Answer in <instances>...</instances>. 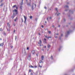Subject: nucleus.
Here are the masks:
<instances>
[{
  "instance_id": "obj_1",
  "label": "nucleus",
  "mask_w": 75,
  "mask_h": 75,
  "mask_svg": "<svg viewBox=\"0 0 75 75\" xmlns=\"http://www.w3.org/2000/svg\"><path fill=\"white\" fill-rule=\"evenodd\" d=\"M36 4H35V5H33L32 6V10H33L34 8H36Z\"/></svg>"
},
{
  "instance_id": "obj_2",
  "label": "nucleus",
  "mask_w": 75,
  "mask_h": 75,
  "mask_svg": "<svg viewBox=\"0 0 75 75\" xmlns=\"http://www.w3.org/2000/svg\"><path fill=\"white\" fill-rule=\"evenodd\" d=\"M68 7H69L67 5H66L65 6L64 8H65L66 9V10H65V11H67L68 9Z\"/></svg>"
},
{
  "instance_id": "obj_3",
  "label": "nucleus",
  "mask_w": 75,
  "mask_h": 75,
  "mask_svg": "<svg viewBox=\"0 0 75 75\" xmlns=\"http://www.w3.org/2000/svg\"><path fill=\"white\" fill-rule=\"evenodd\" d=\"M71 30H69V31H68L67 33H66L65 36L66 37H67V36H68V34H69L70 33H71Z\"/></svg>"
},
{
  "instance_id": "obj_4",
  "label": "nucleus",
  "mask_w": 75,
  "mask_h": 75,
  "mask_svg": "<svg viewBox=\"0 0 75 75\" xmlns=\"http://www.w3.org/2000/svg\"><path fill=\"white\" fill-rule=\"evenodd\" d=\"M24 17L25 19V21H24L25 24V22H26V20H27V18H26V17L25 16H24Z\"/></svg>"
},
{
  "instance_id": "obj_5",
  "label": "nucleus",
  "mask_w": 75,
  "mask_h": 75,
  "mask_svg": "<svg viewBox=\"0 0 75 75\" xmlns=\"http://www.w3.org/2000/svg\"><path fill=\"white\" fill-rule=\"evenodd\" d=\"M28 59L29 61L30 60V59H31V54H29L28 56Z\"/></svg>"
},
{
  "instance_id": "obj_6",
  "label": "nucleus",
  "mask_w": 75,
  "mask_h": 75,
  "mask_svg": "<svg viewBox=\"0 0 75 75\" xmlns=\"http://www.w3.org/2000/svg\"><path fill=\"white\" fill-rule=\"evenodd\" d=\"M44 56L42 55L41 57V60L42 61H44Z\"/></svg>"
},
{
  "instance_id": "obj_7",
  "label": "nucleus",
  "mask_w": 75,
  "mask_h": 75,
  "mask_svg": "<svg viewBox=\"0 0 75 75\" xmlns=\"http://www.w3.org/2000/svg\"><path fill=\"white\" fill-rule=\"evenodd\" d=\"M40 43H39V42L38 43V44H40V46H41V44H42V41H41V40H40Z\"/></svg>"
},
{
  "instance_id": "obj_8",
  "label": "nucleus",
  "mask_w": 75,
  "mask_h": 75,
  "mask_svg": "<svg viewBox=\"0 0 75 75\" xmlns=\"http://www.w3.org/2000/svg\"><path fill=\"white\" fill-rule=\"evenodd\" d=\"M32 54H33V55H34V54H35V50H32Z\"/></svg>"
},
{
  "instance_id": "obj_9",
  "label": "nucleus",
  "mask_w": 75,
  "mask_h": 75,
  "mask_svg": "<svg viewBox=\"0 0 75 75\" xmlns=\"http://www.w3.org/2000/svg\"><path fill=\"white\" fill-rule=\"evenodd\" d=\"M7 26H8L9 28H10V24H9V23H7Z\"/></svg>"
},
{
  "instance_id": "obj_10",
  "label": "nucleus",
  "mask_w": 75,
  "mask_h": 75,
  "mask_svg": "<svg viewBox=\"0 0 75 75\" xmlns=\"http://www.w3.org/2000/svg\"><path fill=\"white\" fill-rule=\"evenodd\" d=\"M69 12L70 13H71V14H73V11H72L71 10H69Z\"/></svg>"
},
{
  "instance_id": "obj_11",
  "label": "nucleus",
  "mask_w": 75,
  "mask_h": 75,
  "mask_svg": "<svg viewBox=\"0 0 75 75\" xmlns=\"http://www.w3.org/2000/svg\"><path fill=\"white\" fill-rule=\"evenodd\" d=\"M46 41H47V40L45 38L44 39V42H45V43H47V42Z\"/></svg>"
},
{
  "instance_id": "obj_12",
  "label": "nucleus",
  "mask_w": 75,
  "mask_h": 75,
  "mask_svg": "<svg viewBox=\"0 0 75 75\" xmlns=\"http://www.w3.org/2000/svg\"><path fill=\"white\" fill-rule=\"evenodd\" d=\"M3 45H4V43H2L0 44V46L1 47H3Z\"/></svg>"
},
{
  "instance_id": "obj_13",
  "label": "nucleus",
  "mask_w": 75,
  "mask_h": 75,
  "mask_svg": "<svg viewBox=\"0 0 75 75\" xmlns=\"http://www.w3.org/2000/svg\"><path fill=\"white\" fill-rule=\"evenodd\" d=\"M62 36H63V34H62L61 36V37H59V38L60 39V40H61V38L62 37Z\"/></svg>"
},
{
  "instance_id": "obj_14",
  "label": "nucleus",
  "mask_w": 75,
  "mask_h": 75,
  "mask_svg": "<svg viewBox=\"0 0 75 75\" xmlns=\"http://www.w3.org/2000/svg\"><path fill=\"white\" fill-rule=\"evenodd\" d=\"M30 68H34V67L33 66L30 65L29 66Z\"/></svg>"
},
{
  "instance_id": "obj_15",
  "label": "nucleus",
  "mask_w": 75,
  "mask_h": 75,
  "mask_svg": "<svg viewBox=\"0 0 75 75\" xmlns=\"http://www.w3.org/2000/svg\"><path fill=\"white\" fill-rule=\"evenodd\" d=\"M52 38V37L51 36L48 37H47V39L48 40V39H49V38Z\"/></svg>"
},
{
  "instance_id": "obj_16",
  "label": "nucleus",
  "mask_w": 75,
  "mask_h": 75,
  "mask_svg": "<svg viewBox=\"0 0 75 75\" xmlns=\"http://www.w3.org/2000/svg\"><path fill=\"white\" fill-rule=\"evenodd\" d=\"M4 3H2L1 4L0 6L1 7L2 6H3V5H4Z\"/></svg>"
},
{
  "instance_id": "obj_17",
  "label": "nucleus",
  "mask_w": 75,
  "mask_h": 75,
  "mask_svg": "<svg viewBox=\"0 0 75 75\" xmlns=\"http://www.w3.org/2000/svg\"><path fill=\"white\" fill-rule=\"evenodd\" d=\"M20 8L21 9H22V5H20Z\"/></svg>"
},
{
  "instance_id": "obj_18",
  "label": "nucleus",
  "mask_w": 75,
  "mask_h": 75,
  "mask_svg": "<svg viewBox=\"0 0 75 75\" xmlns=\"http://www.w3.org/2000/svg\"><path fill=\"white\" fill-rule=\"evenodd\" d=\"M48 46V48H50V45L48 44V45L47 46V47Z\"/></svg>"
},
{
  "instance_id": "obj_19",
  "label": "nucleus",
  "mask_w": 75,
  "mask_h": 75,
  "mask_svg": "<svg viewBox=\"0 0 75 75\" xmlns=\"http://www.w3.org/2000/svg\"><path fill=\"white\" fill-rule=\"evenodd\" d=\"M30 19H31H31H32V18H33V16H30Z\"/></svg>"
},
{
  "instance_id": "obj_20",
  "label": "nucleus",
  "mask_w": 75,
  "mask_h": 75,
  "mask_svg": "<svg viewBox=\"0 0 75 75\" xmlns=\"http://www.w3.org/2000/svg\"><path fill=\"white\" fill-rule=\"evenodd\" d=\"M23 5V1L22 0V3H21V4H20V5Z\"/></svg>"
},
{
  "instance_id": "obj_21",
  "label": "nucleus",
  "mask_w": 75,
  "mask_h": 75,
  "mask_svg": "<svg viewBox=\"0 0 75 75\" xmlns=\"http://www.w3.org/2000/svg\"><path fill=\"white\" fill-rule=\"evenodd\" d=\"M16 7V5H14L13 6H12L13 8H14V7Z\"/></svg>"
},
{
  "instance_id": "obj_22",
  "label": "nucleus",
  "mask_w": 75,
  "mask_h": 75,
  "mask_svg": "<svg viewBox=\"0 0 75 75\" xmlns=\"http://www.w3.org/2000/svg\"><path fill=\"white\" fill-rule=\"evenodd\" d=\"M14 11H15V12H17V10L15 9L14 10Z\"/></svg>"
},
{
  "instance_id": "obj_23",
  "label": "nucleus",
  "mask_w": 75,
  "mask_h": 75,
  "mask_svg": "<svg viewBox=\"0 0 75 75\" xmlns=\"http://www.w3.org/2000/svg\"><path fill=\"white\" fill-rule=\"evenodd\" d=\"M56 10L57 11V13H58V8H55Z\"/></svg>"
},
{
  "instance_id": "obj_24",
  "label": "nucleus",
  "mask_w": 75,
  "mask_h": 75,
  "mask_svg": "<svg viewBox=\"0 0 75 75\" xmlns=\"http://www.w3.org/2000/svg\"><path fill=\"white\" fill-rule=\"evenodd\" d=\"M51 59H53V57H52V56H51Z\"/></svg>"
},
{
  "instance_id": "obj_25",
  "label": "nucleus",
  "mask_w": 75,
  "mask_h": 75,
  "mask_svg": "<svg viewBox=\"0 0 75 75\" xmlns=\"http://www.w3.org/2000/svg\"><path fill=\"white\" fill-rule=\"evenodd\" d=\"M48 32L49 33V34H51V31H48Z\"/></svg>"
},
{
  "instance_id": "obj_26",
  "label": "nucleus",
  "mask_w": 75,
  "mask_h": 75,
  "mask_svg": "<svg viewBox=\"0 0 75 75\" xmlns=\"http://www.w3.org/2000/svg\"><path fill=\"white\" fill-rule=\"evenodd\" d=\"M40 63H42V62H42V60H40Z\"/></svg>"
},
{
  "instance_id": "obj_27",
  "label": "nucleus",
  "mask_w": 75,
  "mask_h": 75,
  "mask_svg": "<svg viewBox=\"0 0 75 75\" xmlns=\"http://www.w3.org/2000/svg\"><path fill=\"white\" fill-rule=\"evenodd\" d=\"M0 31H3V29L1 28H0Z\"/></svg>"
},
{
  "instance_id": "obj_28",
  "label": "nucleus",
  "mask_w": 75,
  "mask_h": 75,
  "mask_svg": "<svg viewBox=\"0 0 75 75\" xmlns=\"http://www.w3.org/2000/svg\"><path fill=\"white\" fill-rule=\"evenodd\" d=\"M39 67H40V68H42V66H40V64H39Z\"/></svg>"
},
{
  "instance_id": "obj_29",
  "label": "nucleus",
  "mask_w": 75,
  "mask_h": 75,
  "mask_svg": "<svg viewBox=\"0 0 75 75\" xmlns=\"http://www.w3.org/2000/svg\"><path fill=\"white\" fill-rule=\"evenodd\" d=\"M13 25L14 26H16V24H15V23H13Z\"/></svg>"
},
{
  "instance_id": "obj_30",
  "label": "nucleus",
  "mask_w": 75,
  "mask_h": 75,
  "mask_svg": "<svg viewBox=\"0 0 75 75\" xmlns=\"http://www.w3.org/2000/svg\"><path fill=\"white\" fill-rule=\"evenodd\" d=\"M17 36H15V40H16V39H17Z\"/></svg>"
},
{
  "instance_id": "obj_31",
  "label": "nucleus",
  "mask_w": 75,
  "mask_h": 75,
  "mask_svg": "<svg viewBox=\"0 0 75 75\" xmlns=\"http://www.w3.org/2000/svg\"><path fill=\"white\" fill-rule=\"evenodd\" d=\"M60 13H59L57 14V16H59V15H60Z\"/></svg>"
},
{
  "instance_id": "obj_32",
  "label": "nucleus",
  "mask_w": 75,
  "mask_h": 75,
  "mask_svg": "<svg viewBox=\"0 0 75 75\" xmlns=\"http://www.w3.org/2000/svg\"><path fill=\"white\" fill-rule=\"evenodd\" d=\"M16 15V13H13V16H15Z\"/></svg>"
},
{
  "instance_id": "obj_33",
  "label": "nucleus",
  "mask_w": 75,
  "mask_h": 75,
  "mask_svg": "<svg viewBox=\"0 0 75 75\" xmlns=\"http://www.w3.org/2000/svg\"><path fill=\"white\" fill-rule=\"evenodd\" d=\"M11 48H13V46H11Z\"/></svg>"
},
{
  "instance_id": "obj_34",
  "label": "nucleus",
  "mask_w": 75,
  "mask_h": 75,
  "mask_svg": "<svg viewBox=\"0 0 75 75\" xmlns=\"http://www.w3.org/2000/svg\"><path fill=\"white\" fill-rule=\"evenodd\" d=\"M3 0H1V1H0V3H2V2H3Z\"/></svg>"
},
{
  "instance_id": "obj_35",
  "label": "nucleus",
  "mask_w": 75,
  "mask_h": 75,
  "mask_svg": "<svg viewBox=\"0 0 75 75\" xmlns=\"http://www.w3.org/2000/svg\"><path fill=\"white\" fill-rule=\"evenodd\" d=\"M45 38H47V37H47V36H45Z\"/></svg>"
},
{
  "instance_id": "obj_36",
  "label": "nucleus",
  "mask_w": 75,
  "mask_h": 75,
  "mask_svg": "<svg viewBox=\"0 0 75 75\" xmlns=\"http://www.w3.org/2000/svg\"><path fill=\"white\" fill-rule=\"evenodd\" d=\"M21 20H22V23H23V19H21Z\"/></svg>"
},
{
  "instance_id": "obj_37",
  "label": "nucleus",
  "mask_w": 75,
  "mask_h": 75,
  "mask_svg": "<svg viewBox=\"0 0 75 75\" xmlns=\"http://www.w3.org/2000/svg\"><path fill=\"white\" fill-rule=\"evenodd\" d=\"M52 17H50V20H51V19H52Z\"/></svg>"
},
{
  "instance_id": "obj_38",
  "label": "nucleus",
  "mask_w": 75,
  "mask_h": 75,
  "mask_svg": "<svg viewBox=\"0 0 75 75\" xmlns=\"http://www.w3.org/2000/svg\"><path fill=\"white\" fill-rule=\"evenodd\" d=\"M26 2L28 3V0H25Z\"/></svg>"
},
{
  "instance_id": "obj_39",
  "label": "nucleus",
  "mask_w": 75,
  "mask_h": 75,
  "mask_svg": "<svg viewBox=\"0 0 75 75\" xmlns=\"http://www.w3.org/2000/svg\"><path fill=\"white\" fill-rule=\"evenodd\" d=\"M30 75H33V73H30Z\"/></svg>"
},
{
  "instance_id": "obj_40",
  "label": "nucleus",
  "mask_w": 75,
  "mask_h": 75,
  "mask_svg": "<svg viewBox=\"0 0 75 75\" xmlns=\"http://www.w3.org/2000/svg\"><path fill=\"white\" fill-rule=\"evenodd\" d=\"M47 20L48 21H49V20H48V18H47Z\"/></svg>"
},
{
  "instance_id": "obj_41",
  "label": "nucleus",
  "mask_w": 75,
  "mask_h": 75,
  "mask_svg": "<svg viewBox=\"0 0 75 75\" xmlns=\"http://www.w3.org/2000/svg\"><path fill=\"white\" fill-rule=\"evenodd\" d=\"M52 27L54 28V25H52Z\"/></svg>"
},
{
  "instance_id": "obj_42",
  "label": "nucleus",
  "mask_w": 75,
  "mask_h": 75,
  "mask_svg": "<svg viewBox=\"0 0 75 75\" xmlns=\"http://www.w3.org/2000/svg\"><path fill=\"white\" fill-rule=\"evenodd\" d=\"M16 30H14L13 33H15Z\"/></svg>"
},
{
  "instance_id": "obj_43",
  "label": "nucleus",
  "mask_w": 75,
  "mask_h": 75,
  "mask_svg": "<svg viewBox=\"0 0 75 75\" xmlns=\"http://www.w3.org/2000/svg\"><path fill=\"white\" fill-rule=\"evenodd\" d=\"M42 28H44V26L43 25H42Z\"/></svg>"
},
{
  "instance_id": "obj_44",
  "label": "nucleus",
  "mask_w": 75,
  "mask_h": 75,
  "mask_svg": "<svg viewBox=\"0 0 75 75\" xmlns=\"http://www.w3.org/2000/svg\"><path fill=\"white\" fill-rule=\"evenodd\" d=\"M44 8H45V9H47V7H44Z\"/></svg>"
},
{
  "instance_id": "obj_45",
  "label": "nucleus",
  "mask_w": 75,
  "mask_h": 75,
  "mask_svg": "<svg viewBox=\"0 0 75 75\" xmlns=\"http://www.w3.org/2000/svg\"><path fill=\"white\" fill-rule=\"evenodd\" d=\"M29 50V48H28V47H27V50Z\"/></svg>"
},
{
  "instance_id": "obj_46",
  "label": "nucleus",
  "mask_w": 75,
  "mask_h": 75,
  "mask_svg": "<svg viewBox=\"0 0 75 75\" xmlns=\"http://www.w3.org/2000/svg\"><path fill=\"white\" fill-rule=\"evenodd\" d=\"M18 14V13H17V12H16V14Z\"/></svg>"
},
{
  "instance_id": "obj_47",
  "label": "nucleus",
  "mask_w": 75,
  "mask_h": 75,
  "mask_svg": "<svg viewBox=\"0 0 75 75\" xmlns=\"http://www.w3.org/2000/svg\"><path fill=\"white\" fill-rule=\"evenodd\" d=\"M31 72V70H29V72Z\"/></svg>"
},
{
  "instance_id": "obj_48",
  "label": "nucleus",
  "mask_w": 75,
  "mask_h": 75,
  "mask_svg": "<svg viewBox=\"0 0 75 75\" xmlns=\"http://www.w3.org/2000/svg\"><path fill=\"white\" fill-rule=\"evenodd\" d=\"M8 31H10V29H8Z\"/></svg>"
},
{
  "instance_id": "obj_49",
  "label": "nucleus",
  "mask_w": 75,
  "mask_h": 75,
  "mask_svg": "<svg viewBox=\"0 0 75 75\" xmlns=\"http://www.w3.org/2000/svg\"><path fill=\"white\" fill-rule=\"evenodd\" d=\"M8 75H11V73H8Z\"/></svg>"
},
{
  "instance_id": "obj_50",
  "label": "nucleus",
  "mask_w": 75,
  "mask_h": 75,
  "mask_svg": "<svg viewBox=\"0 0 75 75\" xmlns=\"http://www.w3.org/2000/svg\"><path fill=\"white\" fill-rule=\"evenodd\" d=\"M38 34L39 35H41V34L40 33H39Z\"/></svg>"
},
{
  "instance_id": "obj_51",
  "label": "nucleus",
  "mask_w": 75,
  "mask_h": 75,
  "mask_svg": "<svg viewBox=\"0 0 75 75\" xmlns=\"http://www.w3.org/2000/svg\"><path fill=\"white\" fill-rule=\"evenodd\" d=\"M55 38H58V37L56 36V37H55Z\"/></svg>"
},
{
  "instance_id": "obj_52",
  "label": "nucleus",
  "mask_w": 75,
  "mask_h": 75,
  "mask_svg": "<svg viewBox=\"0 0 75 75\" xmlns=\"http://www.w3.org/2000/svg\"><path fill=\"white\" fill-rule=\"evenodd\" d=\"M36 55L37 57H38V54H36Z\"/></svg>"
},
{
  "instance_id": "obj_53",
  "label": "nucleus",
  "mask_w": 75,
  "mask_h": 75,
  "mask_svg": "<svg viewBox=\"0 0 75 75\" xmlns=\"http://www.w3.org/2000/svg\"><path fill=\"white\" fill-rule=\"evenodd\" d=\"M16 21V19H14V21Z\"/></svg>"
},
{
  "instance_id": "obj_54",
  "label": "nucleus",
  "mask_w": 75,
  "mask_h": 75,
  "mask_svg": "<svg viewBox=\"0 0 75 75\" xmlns=\"http://www.w3.org/2000/svg\"><path fill=\"white\" fill-rule=\"evenodd\" d=\"M37 20H38L37 18H36V21H37Z\"/></svg>"
},
{
  "instance_id": "obj_55",
  "label": "nucleus",
  "mask_w": 75,
  "mask_h": 75,
  "mask_svg": "<svg viewBox=\"0 0 75 75\" xmlns=\"http://www.w3.org/2000/svg\"><path fill=\"white\" fill-rule=\"evenodd\" d=\"M56 35H58V33H57L56 34Z\"/></svg>"
},
{
  "instance_id": "obj_56",
  "label": "nucleus",
  "mask_w": 75,
  "mask_h": 75,
  "mask_svg": "<svg viewBox=\"0 0 75 75\" xmlns=\"http://www.w3.org/2000/svg\"><path fill=\"white\" fill-rule=\"evenodd\" d=\"M64 21H65V19H64Z\"/></svg>"
},
{
  "instance_id": "obj_57",
  "label": "nucleus",
  "mask_w": 75,
  "mask_h": 75,
  "mask_svg": "<svg viewBox=\"0 0 75 75\" xmlns=\"http://www.w3.org/2000/svg\"><path fill=\"white\" fill-rule=\"evenodd\" d=\"M59 27H60V25H59Z\"/></svg>"
},
{
  "instance_id": "obj_58",
  "label": "nucleus",
  "mask_w": 75,
  "mask_h": 75,
  "mask_svg": "<svg viewBox=\"0 0 75 75\" xmlns=\"http://www.w3.org/2000/svg\"><path fill=\"white\" fill-rule=\"evenodd\" d=\"M45 23H47V22H46V21H45Z\"/></svg>"
},
{
  "instance_id": "obj_59",
  "label": "nucleus",
  "mask_w": 75,
  "mask_h": 75,
  "mask_svg": "<svg viewBox=\"0 0 75 75\" xmlns=\"http://www.w3.org/2000/svg\"><path fill=\"white\" fill-rule=\"evenodd\" d=\"M0 40H1V38H0Z\"/></svg>"
},
{
  "instance_id": "obj_60",
  "label": "nucleus",
  "mask_w": 75,
  "mask_h": 75,
  "mask_svg": "<svg viewBox=\"0 0 75 75\" xmlns=\"http://www.w3.org/2000/svg\"><path fill=\"white\" fill-rule=\"evenodd\" d=\"M35 68H37V66H35Z\"/></svg>"
},
{
  "instance_id": "obj_61",
  "label": "nucleus",
  "mask_w": 75,
  "mask_h": 75,
  "mask_svg": "<svg viewBox=\"0 0 75 75\" xmlns=\"http://www.w3.org/2000/svg\"><path fill=\"white\" fill-rule=\"evenodd\" d=\"M31 0H30V2H31Z\"/></svg>"
},
{
  "instance_id": "obj_62",
  "label": "nucleus",
  "mask_w": 75,
  "mask_h": 75,
  "mask_svg": "<svg viewBox=\"0 0 75 75\" xmlns=\"http://www.w3.org/2000/svg\"><path fill=\"white\" fill-rule=\"evenodd\" d=\"M45 48H46V46H45Z\"/></svg>"
},
{
  "instance_id": "obj_63",
  "label": "nucleus",
  "mask_w": 75,
  "mask_h": 75,
  "mask_svg": "<svg viewBox=\"0 0 75 75\" xmlns=\"http://www.w3.org/2000/svg\"><path fill=\"white\" fill-rule=\"evenodd\" d=\"M16 9H17V7H16Z\"/></svg>"
},
{
  "instance_id": "obj_64",
  "label": "nucleus",
  "mask_w": 75,
  "mask_h": 75,
  "mask_svg": "<svg viewBox=\"0 0 75 75\" xmlns=\"http://www.w3.org/2000/svg\"><path fill=\"white\" fill-rule=\"evenodd\" d=\"M4 35H6V33H4Z\"/></svg>"
}]
</instances>
